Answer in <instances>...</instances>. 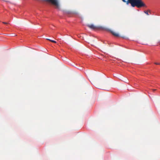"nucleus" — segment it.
<instances>
[{
    "instance_id": "7ed1b4c3",
    "label": "nucleus",
    "mask_w": 160,
    "mask_h": 160,
    "mask_svg": "<svg viewBox=\"0 0 160 160\" xmlns=\"http://www.w3.org/2000/svg\"><path fill=\"white\" fill-rule=\"evenodd\" d=\"M87 27L92 29H95L97 28V27L92 24H88Z\"/></svg>"
},
{
    "instance_id": "6e6552de",
    "label": "nucleus",
    "mask_w": 160,
    "mask_h": 160,
    "mask_svg": "<svg viewBox=\"0 0 160 160\" xmlns=\"http://www.w3.org/2000/svg\"><path fill=\"white\" fill-rule=\"evenodd\" d=\"M144 12L147 15H148V12L147 11H145Z\"/></svg>"
},
{
    "instance_id": "9d476101",
    "label": "nucleus",
    "mask_w": 160,
    "mask_h": 160,
    "mask_svg": "<svg viewBox=\"0 0 160 160\" xmlns=\"http://www.w3.org/2000/svg\"><path fill=\"white\" fill-rule=\"evenodd\" d=\"M2 23H3V24H8V23L6 22H3Z\"/></svg>"
},
{
    "instance_id": "f257e3e1",
    "label": "nucleus",
    "mask_w": 160,
    "mask_h": 160,
    "mask_svg": "<svg viewBox=\"0 0 160 160\" xmlns=\"http://www.w3.org/2000/svg\"><path fill=\"white\" fill-rule=\"evenodd\" d=\"M131 5L133 7L136 6L138 8L145 6L141 0H131Z\"/></svg>"
},
{
    "instance_id": "9b49d317",
    "label": "nucleus",
    "mask_w": 160,
    "mask_h": 160,
    "mask_svg": "<svg viewBox=\"0 0 160 160\" xmlns=\"http://www.w3.org/2000/svg\"><path fill=\"white\" fill-rule=\"evenodd\" d=\"M156 90L155 89H153L152 90L153 91V92H154V91H156Z\"/></svg>"
},
{
    "instance_id": "20e7f679",
    "label": "nucleus",
    "mask_w": 160,
    "mask_h": 160,
    "mask_svg": "<svg viewBox=\"0 0 160 160\" xmlns=\"http://www.w3.org/2000/svg\"><path fill=\"white\" fill-rule=\"evenodd\" d=\"M110 32L114 36L116 37H119V35L118 33H116V32L113 31H111Z\"/></svg>"
},
{
    "instance_id": "1a4fd4ad",
    "label": "nucleus",
    "mask_w": 160,
    "mask_h": 160,
    "mask_svg": "<svg viewBox=\"0 0 160 160\" xmlns=\"http://www.w3.org/2000/svg\"><path fill=\"white\" fill-rule=\"evenodd\" d=\"M154 64L156 65H160V63L155 62Z\"/></svg>"
},
{
    "instance_id": "423d86ee",
    "label": "nucleus",
    "mask_w": 160,
    "mask_h": 160,
    "mask_svg": "<svg viewBox=\"0 0 160 160\" xmlns=\"http://www.w3.org/2000/svg\"><path fill=\"white\" fill-rule=\"evenodd\" d=\"M123 2H126L127 4L130 3V0H122Z\"/></svg>"
},
{
    "instance_id": "0eeeda50",
    "label": "nucleus",
    "mask_w": 160,
    "mask_h": 160,
    "mask_svg": "<svg viewBox=\"0 0 160 160\" xmlns=\"http://www.w3.org/2000/svg\"><path fill=\"white\" fill-rule=\"evenodd\" d=\"M47 40L51 41V42H53V43H56V42L55 41H54V40H51V39H47Z\"/></svg>"
},
{
    "instance_id": "f03ea898",
    "label": "nucleus",
    "mask_w": 160,
    "mask_h": 160,
    "mask_svg": "<svg viewBox=\"0 0 160 160\" xmlns=\"http://www.w3.org/2000/svg\"><path fill=\"white\" fill-rule=\"evenodd\" d=\"M45 1L51 2L56 7L57 9L59 8V5L58 0H45Z\"/></svg>"
},
{
    "instance_id": "39448f33",
    "label": "nucleus",
    "mask_w": 160,
    "mask_h": 160,
    "mask_svg": "<svg viewBox=\"0 0 160 160\" xmlns=\"http://www.w3.org/2000/svg\"><path fill=\"white\" fill-rule=\"evenodd\" d=\"M123 81L124 82L128 83L129 82V80L126 78H124L123 79Z\"/></svg>"
}]
</instances>
